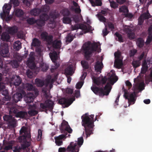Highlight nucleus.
<instances>
[{"instance_id": "1", "label": "nucleus", "mask_w": 152, "mask_h": 152, "mask_svg": "<svg viewBox=\"0 0 152 152\" xmlns=\"http://www.w3.org/2000/svg\"><path fill=\"white\" fill-rule=\"evenodd\" d=\"M41 96L42 100H45L44 103H41L40 104V108H39V111H46L47 109L50 111H52L53 108V102L48 99H50L51 97L49 94V91H48V88H43L42 89V93Z\"/></svg>"}, {"instance_id": "2", "label": "nucleus", "mask_w": 152, "mask_h": 152, "mask_svg": "<svg viewBox=\"0 0 152 152\" xmlns=\"http://www.w3.org/2000/svg\"><path fill=\"white\" fill-rule=\"evenodd\" d=\"M94 117V115H89L88 113H85L81 116L82 125L84 127L86 138L93 134Z\"/></svg>"}, {"instance_id": "3", "label": "nucleus", "mask_w": 152, "mask_h": 152, "mask_svg": "<svg viewBox=\"0 0 152 152\" xmlns=\"http://www.w3.org/2000/svg\"><path fill=\"white\" fill-rule=\"evenodd\" d=\"M98 45L96 42L92 43L90 41L85 42L83 45L82 48L84 57L87 60H89L91 55L97 51Z\"/></svg>"}, {"instance_id": "4", "label": "nucleus", "mask_w": 152, "mask_h": 152, "mask_svg": "<svg viewBox=\"0 0 152 152\" xmlns=\"http://www.w3.org/2000/svg\"><path fill=\"white\" fill-rule=\"evenodd\" d=\"M91 89L96 95L103 96L104 95L107 96L109 94L111 88L110 84L107 83L104 88L102 87H98L94 86L91 87Z\"/></svg>"}, {"instance_id": "5", "label": "nucleus", "mask_w": 152, "mask_h": 152, "mask_svg": "<svg viewBox=\"0 0 152 152\" xmlns=\"http://www.w3.org/2000/svg\"><path fill=\"white\" fill-rule=\"evenodd\" d=\"M83 139L82 137L78 138L77 143L71 142L67 147V150L68 152H73L75 150L79 151V148L83 144Z\"/></svg>"}, {"instance_id": "6", "label": "nucleus", "mask_w": 152, "mask_h": 152, "mask_svg": "<svg viewBox=\"0 0 152 152\" xmlns=\"http://www.w3.org/2000/svg\"><path fill=\"white\" fill-rule=\"evenodd\" d=\"M10 114L14 113L16 118L26 119L28 116V113L26 111H19L15 107H11L9 111Z\"/></svg>"}, {"instance_id": "7", "label": "nucleus", "mask_w": 152, "mask_h": 152, "mask_svg": "<svg viewBox=\"0 0 152 152\" xmlns=\"http://www.w3.org/2000/svg\"><path fill=\"white\" fill-rule=\"evenodd\" d=\"M3 118L9 127H14L16 126L17 121L12 115H6L3 116Z\"/></svg>"}, {"instance_id": "8", "label": "nucleus", "mask_w": 152, "mask_h": 152, "mask_svg": "<svg viewBox=\"0 0 152 152\" xmlns=\"http://www.w3.org/2000/svg\"><path fill=\"white\" fill-rule=\"evenodd\" d=\"M57 53L56 51H53L50 55V56L52 62L54 63V66H52L50 69L51 72H53L60 66L58 63L56 62V60L58 59Z\"/></svg>"}, {"instance_id": "9", "label": "nucleus", "mask_w": 152, "mask_h": 152, "mask_svg": "<svg viewBox=\"0 0 152 152\" xmlns=\"http://www.w3.org/2000/svg\"><path fill=\"white\" fill-rule=\"evenodd\" d=\"M8 46L7 44H2L0 48V56L2 58L9 56Z\"/></svg>"}, {"instance_id": "10", "label": "nucleus", "mask_w": 152, "mask_h": 152, "mask_svg": "<svg viewBox=\"0 0 152 152\" xmlns=\"http://www.w3.org/2000/svg\"><path fill=\"white\" fill-rule=\"evenodd\" d=\"M30 145V142L29 141H23V143L20 146H16L13 147V151L14 152H20L21 150H23L25 151L26 149H28V147Z\"/></svg>"}, {"instance_id": "11", "label": "nucleus", "mask_w": 152, "mask_h": 152, "mask_svg": "<svg viewBox=\"0 0 152 152\" xmlns=\"http://www.w3.org/2000/svg\"><path fill=\"white\" fill-rule=\"evenodd\" d=\"M124 96L126 99H127L128 100L129 106L131 104H133L134 103L137 98L136 91H134L133 93L130 94L125 92Z\"/></svg>"}, {"instance_id": "12", "label": "nucleus", "mask_w": 152, "mask_h": 152, "mask_svg": "<svg viewBox=\"0 0 152 152\" xmlns=\"http://www.w3.org/2000/svg\"><path fill=\"white\" fill-rule=\"evenodd\" d=\"M20 134H23L21 137L22 139L23 140V141H30L31 139L30 132L27 131L25 128L22 127L20 131Z\"/></svg>"}, {"instance_id": "13", "label": "nucleus", "mask_w": 152, "mask_h": 152, "mask_svg": "<svg viewBox=\"0 0 152 152\" xmlns=\"http://www.w3.org/2000/svg\"><path fill=\"white\" fill-rule=\"evenodd\" d=\"M11 7L8 4H5L3 7V12L0 14L1 18L2 19L4 18L7 15H8L10 13V10Z\"/></svg>"}, {"instance_id": "14", "label": "nucleus", "mask_w": 152, "mask_h": 152, "mask_svg": "<svg viewBox=\"0 0 152 152\" xmlns=\"http://www.w3.org/2000/svg\"><path fill=\"white\" fill-rule=\"evenodd\" d=\"M41 38L46 41L49 44H50L52 42L53 37L51 35H48V33L45 32H42L41 34Z\"/></svg>"}, {"instance_id": "15", "label": "nucleus", "mask_w": 152, "mask_h": 152, "mask_svg": "<svg viewBox=\"0 0 152 152\" xmlns=\"http://www.w3.org/2000/svg\"><path fill=\"white\" fill-rule=\"evenodd\" d=\"M49 19V17L46 13H44L40 16L39 18V27H42L45 25V21Z\"/></svg>"}, {"instance_id": "16", "label": "nucleus", "mask_w": 152, "mask_h": 152, "mask_svg": "<svg viewBox=\"0 0 152 152\" xmlns=\"http://www.w3.org/2000/svg\"><path fill=\"white\" fill-rule=\"evenodd\" d=\"M73 101L71 98H63L59 100L58 102L61 104H65L66 107H67L72 104Z\"/></svg>"}, {"instance_id": "17", "label": "nucleus", "mask_w": 152, "mask_h": 152, "mask_svg": "<svg viewBox=\"0 0 152 152\" xmlns=\"http://www.w3.org/2000/svg\"><path fill=\"white\" fill-rule=\"evenodd\" d=\"M61 130H64L68 132L69 133H71L72 132V130L68 124V123L65 121L63 122L61 124Z\"/></svg>"}, {"instance_id": "18", "label": "nucleus", "mask_w": 152, "mask_h": 152, "mask_svg": "<svg viewBox=\"0 0 152 152\" xmlns=\"http://www.w3.org/2000/svg\"><path fill=\"white\" fill-rule=\"evenodd\" d=\"M41 62L39 63V70H40L42 72H46L49 68L48 65L43 61V58L42 57Z\"/></svg>"}, {"instance_id": "19", "label": "nucleus", "mask_w": 152, "mask_h": 152, "mask_svg": "<svg viewBox=\"0 0 152 152\" xmlns=\"http://www.w3.org/2000/svg\"><path fill=\"white\" fill-rule=\"evenodd\" d=\"M103 67V65L102 62H100L99 61H97L95 63L94 65V68L95 71L97 72L101 73V70Z\"/></svg>"}, {"instance_id": "20", "label": "nucleus", "mask_w": 152, "mask_h": 152, "mask_svg": "<svg viewBox=\"0 0 152 152\" xmlns=\"http://www.w3.org/2000/svg\"><path fill=\"white\" fill-rule=\"evenodd\" d=\"M34 95L32 93H28L24 97V100L27 103H31L33 101Z\"/></svg>"}, {"instance_id": "21", "label": "nucleus", "mask_w": 152, "mask_h": 152, "mask_svg": "<svg viewBox=\"0 0 152 152\" xmlns=\"http://www.w3.org/2000/svg\"><path fill=\"white\" fill-rule=\"evenodd\" d=\"M23 98L22 94L20 93H16L14 94L12 96V99L13 101L17 103L19 101H20V100Z\"/></svg>"}, {"instance_id": "22", "label": "nucleus", "mask_w": 152, "mask_h": 152, "mask_svg": "<svg viewBox=\"0 0 152 152\" xmlns=\"http://www.w3.org/2000/svg\"><path fill=\"white\" fill-rule=\"evenodd\" d=\"M148 69V67L147 62L145 60H144L142 64V67L141 69L140 73L142 74H144L146 72Z\"/></svg>"}, {"instance_id": "23", "label": "nucleus", "mask_w": 152, "mask_h": 152, "mask_svg": "<svg viewBox=\"0 0 152 152\" xmlns=\"http://www.w3.org/2000/svg\"><path fill=\"white\" fill-rule=\"evenodd\" d=\"M0 36L1 39L3 41L8 42L10 39V37L9 34L7 32H3Z\"/></svg>"}, {"instance_id": "24", "label": "nucleus", "mask_w": 152, "mask_h": 152, "mask_svg": "<svg viewBox=\"0 0 152 152\" xmlns=\"http://www.w3.org/2000/svg\"><path fill=\"white\" fill-rule=\"evenodd\" d=\"M123 65V61L121 59H115L114 63L115 66L118 69H120Z\"/></svg>"}, {"instance_id": "25", "label": "nucleus", "mask_w": 152, "mask_h": 152, "mask_svg": "<svg viewBox=\"0 0 152 152\" xmlns=\"http://www.w3.org/2000/svg\"><path fill=\"white\" fill-rule=\"evenodd\" d=\"M18 29L16 26H13L9 27L8 28L7 32L10 34H14L17 32Z\"/></svg>"}, {"instance_id": "26", "label": "nucleus", "mask_w": 152, "mask_h": 152, "mask_svg": "<svg viewBox=\"0 0 152 152\" xmlns=\"http://www.w3.org/2000/svg\"><path fill=\"white\" fill-rule=\"evenodd\" d=\"M118 78L114 73H113L111 75V77L109 78V80L110 83L113 85L114 83H115L118 80Z\"/></svg>"}, {"instance_id": "27", "label": "nucleus", "mask_w": 152, "mask_h": 152, "mask_svg": "<svg viewBox=\"0 0 152 152\" xmlns=\"http://www.w3.org/2000/svg\"><path fill=\"white\" fill-rule=\"evenodd\" d=\"M144 41L142 38L139 37L137 39L136 44L138 47L140 48L143 47L144 45Z\"/></svg>"}, {"instance_id": "28", "label": "nucleus", "mask_w": 152, "mask_h": 152, "mask_svg": "<svg viewBox=\"0 0 152 152\" xmlns=\"http://www.w3.org/2000/svg\"><path fill=\"white\" fill-rule=\"evenodd\" d=\"M81 65L84 70L88 69L89 72L91 70V67H90L87 61H81Z\"/></svg>"}, {"instance_id": "29", "label": "nucleus", "mask_w": 152, "mask_h": 152, "mask_svg": "<svg viewBox=\"0 0 152 152\" xmlns=\"http://www.w3.org/2000/svg\"><path fill=\"white\" fill-rule=\"evenodd\" d=\"M93 6H101L102 3L101 0H89Z\"/></svg>"}, {"instance_id": "30", "label": "nucleus", "mask_w": 152, "mask_h": 152, "mask_svg": "<svg viewBox=\"0 0 152 152\" xmlns=\"http://www.w3.org/2000/svg\"><path fill=\"white\" fill-rule=\"evenodd\" d=\"M31 48L33 47L36 48L35 50L38 52V39L36 38H34L31 44Z\"/></svg>"}, {"instance_id": "31", "label": "nucleus", "mask_w": 152, "mask_h": 152, "mask_svg": "<svg viewBox=\"0 0 152 152\" xmlns=\"http://www.w3.org/2000/svg\"><path fill=\"white\" fill-rule=\"evenodd\" d=\"M65 73L67 75H72L74 73L73 68L70 66H68L65 69Z\"/></svg>"}, {"instance_id": "32", "label": "nucleus", "mask_w": 152, "mask_h": 152, "mask_svg": "<svg viewBox=\"0 0 152 152\" xmlns=\"http://www.w3.org/2000/svg\"><path fill=\"white\" fill-rule=\"evenodd\" d=\"M14 12L15 16L18 17H22L24 14L23 11L20 9H15Z\"/></svg>"}, {"instance_id": "33", "label": "nucleus", "mask_w": 152, "mask_h": 152, "mask_svg": "<svg viewBox=\"0 0 152 152\" xmlns=\"http://www.w3.org/2000/svg\"><path fill=\"white\" fill-rule=\"evenodd\" d=\"M14 80V84L15 86H18L21 83L22 79L19 75H16Z\"/></svg>"}, {"instance_id": "34", "label": "nucleus", "mask_w": 152, "mask_h": 152, "mask_svg": "<svg viewBox=\"0 0 152 152\" xmlns=\"http://www.w3.org/2000/svg\"><path fill=\"white\" fill-rule=\"evenodd\" d=\"M53 82L54 80L53 79H47L45 80V88H47L49 85L50 88L51 89L53 87L52 84L53 83Z\"/></svg>"}, {"instance_id": "35", "label": "nucleus", "mask_w": 152, "mask_h": 152, "mask_svg": "<svg viewBox=\"0 0 152 152\" xmlns=\"http://www.w3.org/2000/svg\"><path fill=\"white\" fill-rule=\"evenodd\" d=\"M60 13L64 17L68 16L70 14V12L67 8H65L62 10Z\"/></svg>"}, {"instance_id": "36", "label": "nucleus", "mask_w": 152, "mask_h": 152, "mask_svg": "<svg viewBox=\"0 0 152 152\" xmlns=\"http://www.w3.org/2000/svg\"><path fill=\"white\" fill-rule=\"evenodd\" d=\"M21 48V44L20 42L17 41L15 42L14 48L16 50L18 51Z\"/></svg>"}, {"instance_id": "37", "label": "nucleus", "mask_w": 152, "mask_h": 152, "mask_svg": "<svg viewBox=\"0 0 152 152\" xmlns=\"http://www.w3.org/2000/svg\"><path fill=\"white\" fill-rule=\"evenodd\" d=\"M61 41L60 40H55L53 43V46L54 48H60L61 47Z\"/></svg>"}, {"instance_id": "38", "label": "nucleus", "mask_w": 152, "mask_h": 152, "mask_svg": "<svg viewBox=\"0 0 152 152\" xmlns=\"http://www.w3.org/2000/svg\"><path fill=\"white\" fill-rule=\"evenodd\" d=\"M141 16L144 20L148 19L151 17V16L148 10H147L146 12H144L141 15Z\"/></svg>"}, {"instance_id": "39", "label": "nucleus", "mask_w": 152, "mask_h": 152, "mask_svg": "<svg viewBox=\"0 0 152 152\" xmlns=\"http://www.w3.org/2000/svg\"><path fill=\"white\" fill-rule=\"evenodd\" d=\"M37 21H38V20H35V19L33 18H29L27 20V23L30 25L34 24L36 23H37Z\"/></svg>"}, {"instance_id": "40", "label": "nucleus", "mask_w": 152, "mask_h": 152, "mask_svg": "<svg viewBox=\"0 0 152 152\" xmlns=\"http://www.w3.org/2000/svg\"><path fill=\"white\" fill-rule=\"evenodd\" d=\"M119 11L120 12L126 13L128 12L129 10L127 7L125 5L122 6L119 8Z\"/></svg>"}, {"instance_id": "41", "label": "nucleus", "mask_w": 152, "mask_h": 152, "mask_svg": "<svg viewBox=\"0 0 152 152\" xmlns=\"http://www.w3.org/2000/svg\"><path fill=\"white\" fill-rule=\"evenodd\" d=\"M140 62L139 60H133L132 61V64L134 68L139 67L140 65Z\"/></svg>"}, {"instance_id": "42", "label": "nucleus", "mask_w": 152, "mask_h": 152, "mask_svg": "<svg viewBox=\"0 0 152 152\" xmlns=\"http://www.w3.org/2000/svg\"><path fill=\"white\" fill-rule=\"evenodd\" d=\"M114 35L118 38V41L120 42H124L123 39L121 35L119 34L118 32H116L115 33Z\"/></svg>"}, {"instance_id": "43", "label": "nucleus", "mask_w": 152, "mask_h": 152, "mask_svg": "<svg viewBox=\"0 0 152 152\" xmlns=\"http://www.w3.org/2000/svg\"><path fill=\"white\" fill-rule=\"evenodd\" d=\"M71 21V18L69 17H64L63 18V22L64 23L69 24Z\"/></svg>"}, {"instance_id": "44", "label": "nucleus", "mask_w": 152, "mask_h": 152, "mask_svg": "<svg viewBox=\"0 0 152 152\" xmlns=\"http://www.w3.org/2000/svg\"><path fill=\"white\" fill-rule=\"evenodd\" d=\"M110 7L114 9L117 8L118 6V4L115 2L114 1L109 0Z\"/></svg>"}, {"instance_id": "45", "label": "nucleus", "mask_w": 152, "mask_h": 152, "mask_svg": "<svg viewBox=\"0 0 152 152\" xmlns=\"http://www.w3.org/2000/svg\"><path fill=\"white\" fill-rule=\"evenodd\" d=\"M30 14L31 15L34 16L38 15V8H37L34 9L30 11Z\"/></svg>"}, {"instance_id": "46", "label": "nucleus", "mask_w": 152, "mask_h": 152, "mask_svg": "<svg viewBox=\"0 0 152 152\" xmlns=\"http://www.w3.org/2000/svg\"><path fill=\"white\" fill-rule=\"evenodd\" d=\"M97 17L99 20L101 21L103 23H105L106 21V18L101 14H97Z\"/></svg>"}, {"instance_id": "47", "label": "nucleus", "mask_w": 152, "mask_h": 152, "mask_svg": "<svg viewBox=\"0 0 152 152\" xmlns=\"http://www.w3.org/2000/svg\"><path fill=\"white\" fill-rule=\"evenodd\" d=\"M41 43V42L39 40V62H40V61L41 62V58H42L41 54V50L39 47Z\"/></svg>"}, {"instance_id": "48", "label": "nucleus", "mask_w": 152, "mask_h": 152, "mask_svg": "<svg viewBox=\"0 0 152 152\" xmlns=\"http://www.w3.org/2000/svg\"><path fill=\"white\" fill-rule=\"evenodd\" d=\"M124 31L126 33L128 34L132 31V29L129 26H126L124 28Z\"/></svg>"}, {"instance_id": "49", "label": "nucleus", "mask_w": 152, "mask_h": 152, "mask_svg": "<svg viewBox=\"0 0 152 152\" xmlns=\"http://www.w3.org/2000/svg\"><path fill=\"white\" fill-rule=\"evenodd\" d=\"M34 57H29L27 61L28 65H30L31 63L34 62Z\"/></svg>"}, {"instance_id": "50", "label": "nucleus", "mask_w": 152, "mask_h": 152, "mask_svg": "<svg viewBox=\"0 0 152 152\" xmlns=\"http://www.w3.org/2000/svg\"><path fill=\"white\" fill-rule=\"evenodd\" d=\"M94 83L97 86H99L101 84V81L99 78H94L93 80Z\"/></svg>"}, {"instance_id": "51", "label": "nucleus", "mask_w": 152, "mask_h": 152, "mask_svg": "<svg viewBox=\"0 0 152 152\" xmlns=\"http://www.w3.org/2000/svg\"><path fill=\"white\" fill-rule=\"evenodd\" d=\"M26 87L27 88V89L28 91H30L34 89V88L33 85L31 83H27L26 85Z\"/></svg>"}, {"instance_id": "52", "label": "nucleus", "mask_w": 152, "mask_h": 152, "mask_svg": "<svg viewBox=\"0 0 152 152\" xmlns=\"http://www.w3.org/2000/svg\"><path fill=\"white\" fill-rule=\"evenodd\" d=\"M121 53L119 51L116 52L114 53V56L115 59H120V58L121 56Z\"/></svg>"}, {"instance_id": "53", "label": "nucleus", "mask_w": 152, "mask_h": 152, "mask_svg": "<svg viewBox=\"0 0 152 152\" xmlns=\"http://www.w3.org/2000/svg\"><path fill=\"white\" fill-rule=\"evenodd\" d=\"M54 138L55 140V142L57 145L58 146H60L62 144L63 142L61 140L57 139L56 137H55Z\"/></svg>"}, {"instance_id": "54", "label": "nucleus", "mask_w": 152, "mask_h": 152, "mask_svg": "<svg viewBox=\"0 0 152 152\" xmlns=\"http://www.w3.org/2000/svg\"><path fill=\"white\" fill-rule=\"evenodd\" d=\"M11 1L15 7L18 6L20 4L18 0H11Z\"/></svg>"}, {"instance_id": "55", "label": "nucleus", "mask_w": 152, "mask_h": 152, "mask_svg": "<svg viewBox=\"0 0 152 152\" xmlns=\"http://www.w3.org/2000/svg\"><path fill=\"white\" fill-rule=\"evenodd\" d=\"M50 9V8L49 6H44L42 7V10L43 12L46 13L49 11Z\"/></svg>"}, {"instance_id": "56", "label": "nucleus", "mask_w": 152, "mask_h": 152, "mask_svg": "<svg viewBox=\"0 0 152 152\" xmlns=\"http://www.w3.org/2000/svg\"><path fill=\"white\" fill-rule=\"evenodd\" d=\"M78 28L79 29L83 30H87V26L82 24H78Z\"/></svg>"}, {"instance_id": "57", "label": "nucleus", "mask_w": 152, "mask_h": 152, "mask_svg": "<svg viewBox=\"0 0 152 152\" xmlns=\"http://www.w3.org/2000/svg\"><path fill=\"white\" fill-rule=\"evenodd\" d=\"M37 111L34 110L29 111L28 112V114L31 116H34L37 114Z\"/></svg>"}, {"instance_id": "58", "label": "nucleus", "mask_w": 152, "mask_h": 152, "mask_svg": "<svg viewBox=\"0 0 152 152\" xmlns=\"http://www.w3.org/2000/svg\"><path fill=\"white\" fill-rule=\"evenodd\" d=\"M73 92V90L70 88H67L66 89V93L69 95H71Z\"/></svg>"}, {"instance_id": "59", "label": "nucleus", "mask_w": 152, "mask_h": 152, "mask_svg": "<svg viewBox=\"0 0 152 152\" xmlns=\"http://www.w3.org/2000/svg\"><path fill=\"white\" fill-rule=\"evenodd\" d=\"M6 93L5 94H2L4 95V97L5 99V100L6 101H10V97L8 95V93L7 91H5Z\"/></svg>"}, {"instance_id": "60", "label": "nucleus", "mask_w": 152, "mask_h": 152, "mask_svg": "<svg viewBox=\"0 0 152 152\" xmlns=\"http://www.w3.org/2000/svg\"><path fill=\"white\" fill-rule=\"evenodd\" d=\"M83 85L82 82H80L77 83L76 85V88L77 89H80Z\"/></svg>"}, {"instance_id": "61", "label": "nucleus", "mask_w": 152, "mask_h": 152, "mask_svg": "<svg viewBox=\"0 0 152 152\" xmlns=\"http://www.w3.org/2000/svg\"><path fill=\"white\" fill-rule=\"evenodd\" d=\"M138 20V25H141L143 23L145 20L140 15L139 18Z\"/></svg>"}, {"instance_id": "62", "label": "nucleus", "mask_w": 152, "mask_h": 152, "mask_svg": "<svg viewBox=\"0 0 152 152\" xmlns=\"http://www.w3.org/2000/svg\"><path fill=\"white\" fill-rule=\"evenodd\" d=\"M109 32L107 31V28L106 26L105 28L102 30V33L104 37L106 36L109 33Z\"/></svg>"}, {"instance_id": "63", "label": "nucleus", "mask_w": 152, "mask_h": 152, "mask_svg": "<svg viewBox=\"0 0 152 152\" xmlns=\"http://www.w3.org/2000/svg\"><path fill=\"white\" fill-rule=\"evenodd\" d=\"M144 89V83H140L138 86V89L140 91H142Z\"/></svg>"}, {"instance_id": "64", "label": "nucleus", "mask_w": 152, "mask_h": 152, "mask_svg": "<svg viewBox=\"0 0 152 152\" xmlns=\"http://www.w3.org/2000/svg\"><path fill=\"white\" fill-rule=\"evenodd\" d=\"M26 73L27 77H28L31 78L32 77L33 73L30 70H28Z\"/></svg>"}]
</instances>
